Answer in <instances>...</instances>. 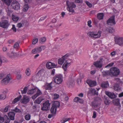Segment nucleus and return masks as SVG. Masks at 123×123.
I'll return each mask as SVG.
<instances>
[{"instance_id":"obj_1","label":"nucleus","mask_w":123,"mask_h":123,"mask_svg":"<svg viewBox=\"0 0 123 123\" xmlns=\"http://www.w3.org/2000/svg\"><path fill=\"white\" fill-rule=\"evenodd\" d=\"M60 105V103L59 102L54 101L50 109L51 113H52V114H56L57 108H59Z\"/></svg>"},{"instance_id":"obj_2","label":"nucleus","mask_w":123,"mask_h":123,"mask_svg":"<svg viewBox=\"0 0 123 123\" xmlns=\"http://www.w3.org/2000/svg\"><path fill=\"white\" fill-rule=\"evenodd\" d=\"M101 31H98L97 33L95 31L89 32L88 33L87 35L89 37L94 38H99L102 34Z\"/></svg>"},{"instance_id":"obj_3","label":"nucleus","mask_w":123,"mask_h":123,"mask_svg":"<svg viewBox=\"0 0 123 123\" xmlns=\"http://www.w3.org/2000/svg\"><path fill=\"white\" fill-rule=\"evenodd\" d=\"M120 73L119 69L116 67L112 68L110 71V75L111 76H117Z\"/></svg>"},{"instance_id":"obj_4","label":"nucleus","mask_w":123,"mask_h":123,"mask_svg":"<svg viewBox=\"0 0 123 123\" xmlns=\"http://www.w3.org/2000/svg\"><path fill=\"white\" fill-rule=\"evenodd\" d=\"M67 5L68 7L67 8V10L69 12H74V10L73 9V8H75L76 6L74 2H70L69 1L67 0L66 2Z\"/></svg>"},{"instance_id":"obj_5","label":"nucleus","mask_w":123,"mask_h":123,"mask_svg":"<svg viewBox=\"0 0 123 123\" xmlns=\"http://www.w3.org/2000/svg\"><path fill=\"white\" fill-rule=\"evenodd\" d=\"M50 103H49L48 100L45 101L43 104V106L41 108V110L43 111H47L49 110Z\"/></svg>"},{"instance_id":"obj_6","label":"nucleus","mask_w":123,"mask_h":123,"mask_svg":"<svg viewBox=\"0 0 123 123\" xmlns=\"http://www.w3.org/2000/svg\"><path fill=\"white\" fill-rule=\"evenodd\" d=\"M53 79L55 82L57 84L61 83L63 80V77L61 74L55 75Z\"/></svg>"},{"instance_id":"obj_7","label":"nucleus","mask_w":123,"mask_h":123,"mask_svg":"<svg viewBox=\"0 0 123 123\" xmlns=\"http://www.w3.org/2000/svg\"><path fill=\"white\" fill-rule=\"evenodd\" d=\"M104 60L103 58H100L99 61L94 62L93 65L97 68H102L103 65V62Z\"/></svg>"},{"instance_id":"obj_8","label":"nucleus","mask_w":123,"mask_h":123,"mask_svg":"<svg viewBox=\"0 0 123 123\" xmlns=\"http://www.w3.org/2000/svg\"><path fill=\"white\" fill-rule=\"evenodd\" d=\"M102 101L101 98L99 97L96 98L95 99L94 101L92 102V105L95 107H97L100 105Z\"/></svg>"},{"instance_id":"obj_9","label":"nucleus","mask_w":123,"mask_h":123,"mask_svg":"<svg viewBox=\"0 0 123 123\" xmlns=\"http://www.w3.org/2000/svg\"><path fill=\"white\" fill-rule=\"evenodd\" d=\"M106 24L111 26L114 25L116 24L115 20V16L113 15L111 17L107 20Z\"/></svg>"},{"instance_id":"obj_10","label":"nucleus","mask_w":123,"mask_h":123,"mask_svg":"<svg viewBox=\"0 0 123 123\" xmlns=\"http://www.w3.org/2000/svg\"><path fill=\"white\" fill-rule=\"evenodd\" d=\"M11 7L15 10H17L20 8L19 3L16 1H14L12 3Z\"/></svg>"},{"instance_id":"obj_11","label":"nucleus","mask_w":123,"mask_h":123,"mask_svg":"<svg viewBox=\"0 0 123 123\" xmlns=\"http://www.w3.org/2000/svg\"><path fill=\"white\" fill-rule=\"evenodd\" d=\"M9 25L8 21L7 20H3L0 22V26L3 28H7Z\"/></svg>"},{"instance_id":"obj_12","label":"nucleus","mask_w":123,"mask_h":123,"mask_svg":"<svg viewBox=\"0 0 123 123\" xmlns=\"http://www.w3.org/2000/svg\"><path fill=\"white\" fill-rule=\"evenodd\" d=\"M115 42L116 44L120 46H123V37H120L115 39Z\"/></svg>"},{"instance_id":"obj_13","label":"nucleus","mask_w":123,"mask_h":123,"mask_svg":"<svg viewBox=\"0 0 123 123\" xmlns=\"http://www.w3.org/2000/svg\"><path fill=\"white\" fill-rule=\"evenodd\" d=\"M29 101L30 98L29 97L26 95H25L23 98L21 99L20 102L22 103L26 104L28 103Z\"/></svg>"},{"instance_id":"obj_14","label":"nucleus","mask_w":123,"mask_h":123,"mask_svg":"<svg viewBox=\"0 0 123 123\" xmlns=\"http://www.w3.org/2000/svg\"><path fill=\"white\" fill-rule=\"evenodd\" d=\"M86 83L90 87H93L96 86L97 83L95 81L92 80H87L86 81Z\"/></svg>"},{"instance_id":"obj_15","label":"nucleus","mask_w":123,"mask_h":123,"mask_svg":"<svg viewBox=\"0 0 123 123\" xmlns=\"http://www.w3.org/2000/svg\"><path fill=\"white\" fill-rule=\"evenodd\" d=\"M46 66L47 68L50 69L56 67V65L53 63L51 62H48L46 64Z\"/></svg>"},{"instance_id":"obj_16","label":"nucleus","mask_w":123,"mask_h":123,"mask_svg":"<svg viewBox=\"0 0 123 123\" xmlns=\"http://www.w3.org/2000/svg\"><path fill=\"white\" fill-rule=\"evenodd\" d=\"M10 79L7 75L6 77L1 80V83L3 85H6L8 83Z\"/></svg>"},{"instance_id":"obj_17","label":"nucleus","mask_w":123,"mask_h":123,"mask_svg":"<svg viewBox=\"0 0 123 123\" xmlns=\"http://www.w3.org/2000/svg\"><path fill=\"white\" fill-rule=\"evenodd\" d=\"M74 84V79L70 78L69 79L68 81L67 82V84L69 87L73 86Z\"/></svg>"},{"instance_id":"obj_18","label":"nucleus","mask_w":123,"mask_h":123,"mask_svg":"<svg viewBox=\"0 0 123 123\" xmlns=\"http://www.w3.org/2000/svg\"><path fill=\"white\" fill-rule=\"evenodd\" d=\"M98 90L97 91L95 89L91 88L88 91V94H89L91 93L92 95H98Z\"/></svg>"},{"instance_id":"obj_19","label":"nucleus","mask_w":123,"mask_h":123,"mask_svg":"<svg viewBox=\"0 0 123 123\" xmlns=\"http://www.w3.org/2000/svg\"><path fill=\"white\" fill-rule=\"evenodd\" d=\"M42 94L41 92L39 90V89H38L37 91V93H36L33 95L32 97V98L34 100L38 96L41 95Z\"/></svg>"},{"instance_id":"obj_20","label":"nucleus","mask_w":123,"mask_h":123,"mask_svg":"<svg viewBox=\"0 0 123 123\" xmlns=\"http://www.w3.org/2000/svg\"><path fill=\"white\" fill-rule=\"evenodd\" d=\"M105 94L112 99H113L116 98V95L114 93L106 91Z\"/></svg>"},{"instance_id":"obj_21","label":"nucleus","mask_w":123,"mask_h":123,"mask_svg":"<svg viewBox=\"0 0 123 123\" xmlns=\"http://www.w3.org/2000/svg\"><path fill=\"white\" fill-rule=\"evenodd\" d=\"M8 114L10 119L12 120H14V117L15 114L13 112H10L8 113Z\"/></svg>"},{"instance_id":"obj_22","label":"nucleus","mask_w":123,"mask_h":123,"mask_svg":"<svg viewBox=\"0 0 123 123\" xmlns=\"http://www.w3.org/2000/svg\"><path fill=\"white\" fill-rule=\"evenodd\" d=\"M44 99L42 97H38L36 100H35L34 102V104H39L41 102L43 101Z\"/></svg>"},{"instance_id":"obj_23","label":"nucleus","mask_w":123,"mask_h":123,"mask_svg":"<svg viewBox=\"0 0 123 123\" xmlns=\"http://www.w3.org/2000/svg\"><path fill=\"white\" fill-rule=\"evenodd\" d=\"M109 84L107 81L103 82L101 85V87L103 89L107 88L109 86Z\"/></svg>"},{"instance_id":"obj_24","label":"nucleus","mask_w":123,"mask_h":123,"mask_svg":"<svg viewBox=\"0 0 123 123\" xmlns=\"http://www.w3.org/2000/svg\"><path fill=\"white\" fill-rule=\"evenodd\" d=\"M52 83V82H51L49 83H47L45 86V89L48 90H51L52 87V86H51Z\"/></svg>"},{"instance_id":"obj_25","label":"nucleus","mask_w":123,"mask_h":123,"mask_svg":"<svg viewBox=\"0 0 123 123\" xmlns=\"http://www.w3.org/2000/svg\"><path fill=\"white\" fill-rule=\"evenodd\" d=\"M114 89L116 91H119L120 90V86L118 84L116 83L115 84L114 86Z\"/></svg>"},{"instance_id":"obj_26","label":"nucleus","mask_w":123,"mask_h":123,"mask_svg":"<svg viewBox=\"0 0 123 123\" xmlns=\"http://www.w3.org/2000/svg\"><path fill=\"white\" fill-rule=\"evenodd\" d=\"M21 95H20L19 96L13 100V101L12 103V104H14L15 103L17 102L21 98Z\"/></svg>"},{"instance_id":"obj_27","label":"nucleus","mask_w":123,"mask_h":123,"mask_svg":"<svg viewBox=\"0 0 123 123\" xmlns=\"http://www.w3.org/2000/svg\"><path fill=\"white\" fill-rule=\"evenodd\" d=\"M37 89V88H34L32 89H31L29 90L28 92L27 93L28 94L31 95L34 93L35 92L36 90Z\"/></svg>"},{"instance_id":"obj_28","label":"nucleus","mask_w":123,"mask_h":123,"mask_svg":"<svg viewBox=\"0 0 123 123\" xmlns=\"http://www.w3.org/2000/svg\"><path fill=\"white\" fill-rule=\"evenodd\" d=\"M119 99H114L113 101V102L114 104L117 106H118L120 105Z\"/></svg>"},{"instance_id":"obj_29","label":"nucleus","mask_w":123,"mask_h":123,"mask_svg":"<svg viewBox=\"0 0 123 123\" xmlns=\"http://www.w3.org/2000/svg\"><path fill=\"white\" fill-rule=\"evenodd\" d=\"M41 50L39 48H37L32 50V53L35 54L39 53L41 52Z\"/></svg>"},{"instance_id":"obj_30","label":"nucleus","mask_w":123,"mask_h":123,"mask_svg":"<svg viewBox=\"0 0 123 123\" xmlns=\"http://www.w3.org/2000/svg\"><path fill=\"white\" fill-rule=\"evenodd\" d=\"M18 55V53H15L12 52L9 55V57L11 58L17 56Z\"/></svg>"},{"instance_id":"obj_31","label":"nucleus","mask_w":123,"mask_h":123,"mask_svg":"<svg viewBox=\"0 0 123 123\" xmlns=\"http://www.w3.org/2000/svg\"><path fill=\"white\" fill-rule=\"evenodd\" d=\"M104 14L103 13H98L97 15V18L99 20H101L103 18Z\"/></svg>"},{"instance_id":"obj_32","label":"nucleus","mask_w":123,"mask_h":123,"mask_svg":"<svg viewBox=\"0 0 123 123\" xmlns=\"http://www.w3.org/2000/svg\"><path fill=\"white\" fill-rule=\"evenodd\" d=\"M4 3L8 6H9L11 2V0H1Z\"/></svg>"},{"instance_id":"obj_33","label":"nucleus","mask_w":123,"mask_h":123,"mask_svg":"<svg viewBox=\"0 0 123 123\" xmlns=\"http://www.w3.org/2000/svg\"><path fill=\"white\" fill-rule=\"evenodd\" d=\"M31 115L29 113L27 114L25 116V119L27 121H29L31 119Z\"/></svg>"},{"instance_id":"obj_34","label":"nucleus","mask_w":123,"mask_h":123,"mask_svg":"<svg viewBox=\"0 0 123 123\" xmlns=\"http://www.w3.org/2000/svg\"><path fill=\"white\" fill-rule=\"evenodd\" d=\"M65 61V59H64L63 58H62H62H61L59 59H58V63L62 65L64 62Z\"/></svg>"},{"instance_id":"obj_35","label":"nucleus","mask_w":123,"mask_h":123,"mask_svg":"<svg viewBox=\"0 0 123 123\" xmlns=\"http://www.w3.org/2000/svg\"><path fill=\"white\" fill-rule=\"evenodd\" d=\"M103 75L104 76H106L110 74V71H104L102 72Z\"/></svg>"},{"instance_id":"obj_36","label":"nucleus","mask_w":123,"mask_h":123,"mask_svg":"<svg viewBox=\"0 0 123 123\" xmlns=\"http://www.w3.org/2000/svg\"><path fill=\"white\" fill-rule=\"evenodd\" d=\"M19 18L18 17H16L13 15H12V19L13 21L17 22Z\"/></svg>"},{"instance_id":"obj_37","label":"nucleus","mask_w":123,"mask_h":123,"mask_svg":"<svg viewBox=\"0 0 123 123\" xmlns=\"http://www.w3.org/2000/svg\"><path fill=\"white\" fill-rule=\"evenodd\" d=\"M12 110L16 113H20L22 112L21 110L20 109H18L17 107H16L15 109H13Z\"/></svg>"},{"instance_id":"obj_38","label":"nucleus","mask_w":123,"mask_h":123,"mask_svg":"<svg viewBox=\"0 0 123 123\" xmlns=\"http://www.w3.org/2000/svg\"><path fill=\"white\" fill-rule=\"evenodd\" d=\"M6 59L5 57H0V66L1 65L2 62H4L5 61Z\"/></svg>"},{"instance_id":"obj_39","label":"nucleus","mask_w":123,"mask_h":123,"mask_svg":"<svg viewBox=\"0 0 123 123\" xmlns=\"http://www.w3.org/2000/svg\"><path fill=\"white\" fill-rule=\"evenodd\" d=\"M6 10L7 12V15L9 16H10L12 12V11L11 10V9L8 8L6 9Z\"/></svg>"},{"instance_id":"obj_40","label":"nucleus","mask_w":123,"mask_h":123,"mask_svg":"<svg viewBox=\"0 0 123 123\" xmlns=\"http://www.w3.org/2000/svg\"><path fill=\"white\" fill-rule=\"evenodd\" d=\"M68 65H68L65 62L63 64L62 68L65 71H66Z\"/></svg>"},{"instance_id":"obj_41","label":"nucleus","mask_w":123,"mask_h":123,"mask_svg":"<svg viewBox=\"0 0 123 123\" xmlns=\"http://www.w3.org/2000/svg\"><path fill=\"white\" fill-rule=\"evenodd\" d=\"M108 30H109V32L110 33H112L115 31V30L112 27H110L108 29Z\"/></svg>"},{"instance_id":"obj_42","label":"nucleus","mask_w":123,"mask_h":123,"mask_svg":"<svg viewBox=\"0 0 123 123\" xmlns=\"http://www.w3.org/2000/svg\"><path fill=\"white\" fill-rule=\"evenodd\" d=\"M27 89V87H25L23 90H21L22 94H25L26 93Z\"/></svg>"},{"instance_id":"obj_43","label":"nucleus","mask_w":123,"mask_h":123,"mask_svg":"<svg viewBox=\"0 0 123 123\" xmlns=\"http://www.w3.org/2000/svg\"><path fill=\"white\" fill-rule=\"evenodd\" d=\"M70 119V118H64L63 120H62L61 121L62 123H64L67 121H68Z\"/></svg>"},{"instance_id":"obj_44","label":"nucleus","mask_w":123,"mask_h":123,"mask_svg":"<svg viewBox=\"0 0 123 123\" xmlns=\"http://www.w3.org/2000/svg\"><path fill=\"white\" fill-rule=\"evenodd\" d=\"M6 95H0V100L4 99L6 98Z\"/></svg>"},{"instance_id":"obj_45","label":"nucleus","mask_w":123,"mask_h":123,"mask_svg":"<svg viewBox=\"0 0 123 123\" xmlns=\"http://www.w3.org/2000/svg\"><path fill=\"white\" fill-rule=\"evenodd\" d=\"M46 41V38L44 37H43L40 39L39 41L40 43L44 42Z\"/></svg>"},{"instance_id":"obj_46","label":"nucleus","mask_w":123,"mask_h":123,"mask_svg":"<svg viewBox=\"0 0 123 123\" xmlns=\"http://www.w3.org/2000/svg\"><path fill=\"white\" fill-rule=\"evenodd\" d=\"M29 6L28 5H25L24 9V11L25 12L29 8Z\"/></svg>"},{"instance_id":"obj_47","label":"nucleus","mask_w":123,"mask_h":123,"mask_svg":"<svg viewBox=\"0 0 123 123\" xmlns=\"http://www.w3.org/2000/svg\"><path fill=\"white\" fill-rule=\"evenodd\" d=\"M54 97L53 98V99L55 100L57 99L59 97V95L57 94H54Z\"/></svg>"},{"instance_id":"obj_48","label":"nucleus","mask_w":123,"mask_h":123,"mask_svg":"<svg viewBox=\"0 0 123 123\" xmlns=\"http://www.w3.org/2000/svg\"><path fill=\"white\" fill-rule=\"evenodd\" d=\"M104 102L106 105H109L110 103V101L107 99L105 98Z\"/></svg>"},{"instance_id":"obj_49","label":"nucleus","mask_w":123,"mask_h":123,"mask_svg":"<svg viewBox=\"0 0 123 123\" xmlns=\"http://www.w3.org/2000/svg\"><path fill=\"white\" fill-rule=\"evenodd\" d=\"M74 2L76 3L82 4L83 2V0H75Z\"/></svg>"},{"instance_id":"obj_50","label":"nucleus","mask_w":123,"mask_h":123,"mask_svg":"<svg viewBox=\"0 0 123 123\" xmlns=\"http://www.w3.org/2000/svg\"><path fill=\"white\" fill-rule=\"evenodd\" d=\"M38 39H34L32 41V43L33 44H35L38 42Z\"/></svg>"},{"instance_id":"obj_51","label":"nucleus","mask_w":123,"mask_h":123,"mask_svg":"<svg viewBox=\"0 0 123 123\" xmlns=\"http://www.w3.org/2000/svg\"><path fill=\"white\" fill-rule=\"evenodd\" d=\"M86 4L90 7H91L92 6L91 4L89 3L88 1H86L85 2Z\"/></svg>"},{"instance_id":"obj_52","label":"nucleus","mask_w":123,"mask_h":123,"mask_svg":"<svg viewBox=\"0 0 123 123\" xmlns=\"http://www.w3.org/2000/svg\"><path fill=\"white\" fill-rule=\"evenodd\" d=\"M69 56V55L68 54H66L64 56L62 57V58L65 59V60H67V58L68 56Z\"/></svg>"},{"instance_id":"obj_53","label":"nucleus","mask_w":123,"mask_h":123,"mask_svg":"<svg viewBox=\"0 0 123 123\" xmlns=\"http://www.w3.org/2000/svg\"><path fill=\"white\" fill-rule=\"evenodd\" d=\"M19 46V44L18 43V42H16L14 45V48H17Z\"/></svg>"},{"instance_id":"obj_54","label":"nucleus","mask_w":123,"mask_h":123,"mask_svg":"<svg viewBox=\"0 0 123 123\" xmlns=\"http://www.w3.org/2000/svg\"><path fill=\"white\" fill-rule=\"evenodd\" d=\"M6 117V120L5 122V123H9L10 121V119L6 116H5V117Z\"/></svg>"},{"instance_id":"obj_55","label":"nucleus","mask_w":123,"mask_h":123,"mask_svg":"<svg viewBox=\"0 0 123 123\" xmlns=\"http://www.w3.org/2000/svg\"><path fill=\"white\" fill-rule=\"evenodd\" d=\"M12 27L11 30H12L14 32H16V28L15 25H12Z\"/></svg>"},{"instance_id":"obj_56","label":"nucleus","mask_w":123,"mask_h":123,"mask_svg":"<svg viewBox=\"0 0 123 123\" xmlns=\"http://www.w3.org/2000/svg\"><path fill=\"white\" fill-rule=\"evenodd\" d=\"M39 48L41 50V51L42 50H44L45 49V46H40Z\"/></svg>"},{"instance_id":"obj_57","label":"nucleus","mask_w":123,"mask_h":123,"mask_svg":"<svg viewBox=\"0 0 123 123\" xmlns=\"http://www.w3.org/2000/svg\"><path fill=\"white\" fill-rule=\"evenodd\" d=\"M92 23L91 20H90L87 22V25L90 27H92V25H91Z\"/></svg>"},{"instance_id":"obj_58","label":"nucleus","mask_w":123,"mask_h":123,"mask_svg":"<svg viewBox=\"0 0 123 123\" xmlns=\"http://www.w3.org/2000/svg\"><path fill=\"white\" fill-rule=\"evenodd\" d=\"M5 119L3 117H1L0 118V123H2L4 121Z\"/></svg>"},{"instance_id":"obj_59","label":"nucleus","mask_w":123,"mask_h":123,"mask_svg":"<svg viewBox=\"0 0 123 123\" xmlns=\"http://www.w3.org/2000/svg\"><path fill=\"white\" fill-rule=\"evenodd\" d=\"M42 70H40L39 71L37 74L36 77H38L39 74L41 75V74L42 73Z\"/></svg>"},{"instance_id":"obj_60","label":"nucleus","mask_w":123,"mask_h":123,"mask_svg":"<svg viewBox=\"0 0 123 123\" xmlns=\"http://www.w3.org/2000/svg\"><path fill=\"white\" fill-rule=\"evenodd\" d=\"M79 98L77 97H75L74 99V101L75 102H78Z\"/></svg>"},{"instance_id":"obj_61","label":"nucleus","mask_w":123,"mask_h":123,"mask_svg":"<svg viewBox=\"0 0 123 123\" xmlns=\"http://www.w3.org/2000/svg\"><path fill=\"white\" fill-rule=\"evenodd\" d=\"M114 64L113 63H111L108 64L107 66L105 67L106 68H107L108 67H111Z\"/></svg>"},{"instance_id":"obj_62","label":"nucleus","mask_w":123,"mask_h":123,"mask_svg":"<svg viewBox=\"0 0 123 123\" xmlns=\"http://www.w3.org/2000/svg\"><path fill=\"white\" fill-rule=\"evenodd\" d=\"M117 51V50H115V51H113L111 53V54L112 56H114L115 55Z\"/></svg>"},{"instance_id":"obj_63","label":"nucleus","mask_w":123,"mask_h":123,"mask_svg":"<svg viewBox=\"0 0 123 123\" xmlns=\"http://www.w3.org/2000/svg\"><path fill=\"white\" fill-rule=\"evenodd\" d=\"M22 26V24L20 23H18L17 25V27L19 28H21Z\"/></svg>"},{"instance_id":"obj_64","label":"nucleus","mask_w":123,"mask_h":123,"mask_svg":"<svg viewBox=\"0 0 123 123\" xmlns=\"http://www.w3.org/2000/svg\"><path fill=\"white\" fill-rule=\"evenodd\" d=\"M78 102H79L80 103L82 104L84 103V100L82 99L79 98Z\"/></svg>"}]
</instances>
